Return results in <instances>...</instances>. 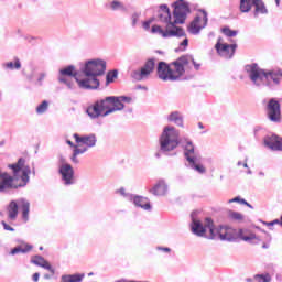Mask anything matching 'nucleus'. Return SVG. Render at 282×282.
Listing matches in <instances>:
<instances>
[{
    "label": "nucleus",
    "instance_id": "obj_1",
    "mask_svg": "<svg viewBox=\"0 0 282 282\" xmlns=\"http://www.w3.org/2000/svg\"><path fill=\"white\" fill-rule=\"evenodd\" d=\"M159 142L161 153H171V151H175L177 147H182L184 158L188 162L189 169L200 174L206 173V167L199 163V155L195 152V144L186 137L180 138V130L175 127L166 126L161 133Z\"/></svg>",
    "mask_w": 282,
    "mask_h": 282
},
{
    "label": "nucleus",
    "instance_id": "obj_2",
    "mask_svg": "<svg viewBox=\"0 0 282 282\" xmlns=\"http://www.w3.org/2000/svg\"><path fill=\"white\" fill-rule=\"evenodd\" d=\"M158 19L161 23H166V29L164 31L160 25H153L152 34H159L163 39H172L173 36L182 39V36H186L184 29L175 25L173 18H171V10H169V6H160Z\"/></svg>",
    "mask_w": 282,
    "mask_h": 282
},
{
    "label": "nucleus",
    "instance_id": "obj_3",
    "mask_svg": "<svg viewBox=\"0 0 282 282\" xmlns=\"http://www.w3.org/2000/svg\"><path fill=\"white\" fill-rule=\"evenodd\" d=\"M248 78L256 87L265 85L269 89H276L281 85L282 72H249Z\"/></svg>",
    "mask_w": 282,
    "mask_h": 282
},
{
    "label": "nucleus",
    "instance_id": "obj_4",
    "mask_svg": "<svg viewBox=\"0 0 282 282\" xmlns=\"http://www.w3.org/2000/svg\"><path fill=\"white\" fill-rule=\"evenodd\" d=\"M191 217V230L193 235H196V237H206V232L208 230V239H215V223L213 221V218L207 217L205 218V223H202V220L197 219V212H193Z\"/></svg>",
    "mask_w": 282,
    "mask_h": 282
},
{
    "label": "nucleus",
    "instance_id": "obj_5",
    "mask_svg": "<svg viewBox=\"0 0 282 282\" xmlns=\"http://www.w3.org/2000/svg\"><path fill=\"white\" fill-rule=\"evenodd\" d=\"M76 83L79 89H98L100 80L98 76H102V72H75Z\"/></svg>",
    "mask_w": 282,
    "mask_h": 282
},
{
    "label": "nucleus",
    "instance_id": "obj_6",
    "mask_svg": "<svg viewBox=\"0 0 282 282\" xmlns=\"http://www.w3.org/2000/svg\"><path fill=\"white\" fill-rule=\"evenodd\" d=\"M19 206L22 210V219H25L28 221L30 217V202L25 198H20L18 200H11L8 206V217L11 219V221L17 220V217L19 216Z\"/></svg>",
    "mask_w": 282,
    "mask_h": 282
},
{
    "label": "nucleus",
    "instance_id": "obj_7",
    "mask_svg": "<svg viewBox=\"0 0 282 282\" xmlns=\"http://www.w3.org/2000/svg\"><path fill=\"white\" fill-rule=\"evenodd\" d=\"M174 25H182L185 23L186 17L191 14V4L185 0H178L173 3Z\"/></svg>",
    "mask_w": 282,
    "mask_h": 282
},
{
    "label": "nucleus",
    "instance_id": "obj_8",
    "mask_svg": "<svg viewBox=\"0 0 282 282\" xmlns=\"http://www.w3.org/2000/svg\"><path fill=\"white\" fill-rule=\"evenodd\" d=\"M79 72H107V61L97 57L78 63Z\"/></svg>",
    "mask_w": 282,
    "mask_h": 282
},
{
    "label": "nucleus",
    "instance_id": "obj_9",
    "mask_svg": "<svg viewBox=\"0 0 282 282\" xmlns=\"http://www.w3.org/2000/svg\"><path fill=\"white\" fill-rule=\"evenodd\" d=\"M199 14L194 18L188 26L189 34L197 35L208 25V12L204 9L198 10Z\"/></svg>",
    "mask_w": 282,
    "mask_h": 282
},
{
    "label": "nucleus",
    "instance_id": "obj_10",
    "mask_svg": "<svg viewBox=\"0 0 282 282\" xmlns=\"http://www.w3.org/2000/svg\"><path fill=\"white\" fill-rule=\"evenodd\" d=\"M158 78L161 80H191L195 78L189 72H159Z\"/></svg>",
    "mask_w": 282,
    "mask_h": 282
},
{
    "label": "nucleus",
    "instance_id": "obj_11",
    "mask_svg": "<svg viewBox=\"0 0 282 282\" xmlns=\"http://www.w3.org/2000/svg\"><path fill=\"white\" fill-rule=\"evenodd\" d=\"M73 138L79 147H85L86 149H94L96 144H98V137H96L95 133H89V134H78L74 133Z\"/></svg>",
    "mask_w": 282,
    "mask_h": 282
},
{
    "label": "nucleus",
    "instance_id": "obj_12",
    "mask_svg": "<svg viewBox=\"0 0 282 282\" xmlns=\"http://www.w3.org/2000/svg\"><path fill=\"white\" fill-rule=\"evenodd\" d=\"M215 48L219 56L230 59L232 58V56H235V50H237V44H226L221 42V37H219L215 45Z\"/></svg>",
    "mask_w": 282,
    "mask_h": 282
},
{
    "label": "nucleus",
    "instance_id": "obj_13",
    "mask_svg": "<svg viewBox=\"0 0 282 282\" xmlns=\"http://www.w3.org/2000/svg\"><path fill=\"white\" fill-rule=\"evenodd\" d=\"M58 173L62 176L64 186H74V184H76L74 167H72V164L59 165Z\"/></svg>",
    "mask_w": 282,
    "mask_h": 282
},
{
    "label": "nucleus",
    "instance_id": "obj_14",
    "mask_svg": "<svg viewBox=\"0 0 282 282\" xmlns=\"http://www.w3.org/2000/svg\"><path fill=\"white\" fill-rule=\"evenodd\" d=\"M77 76L78 74H76V72H59L57 80L61 83V85H65L67 89L74 91V89H76Z\"/></svg>",
    "mask_w": 282,
    "mask_h": 282
},
{
    "label": "nucleus",
    "instance_id": "obj_15",
    "mask_svg": "<svg viewBox=\"0 0 282 282\" xmlns=\"http://www.w3.org/2000/svg\"><path fill=\"white\" fill-rule=\"evenodd\" d=\"M236 231L237 229L220 225L215 227V237L218 235L220 241H237Z\"/></svg>",
    "mask_w": 282,
    "mask_h": 282
},
{
    "label": "nucleus",
    "instance_id": "obj_16",
    "mask_svg": "<svg viewBox=\"0 0 282 282\" xmlns=\"http://www.w3.org/2000/svg\"><path fill=\"white\" fill-rule=\"evenodd\" d=\"M268 116L271 122L281 121V104L274 98L268 102Z\"/></svg>",
    "mask_w": 282,
    "mask_h": 282
},
{
    "label": "nucleus",
    "instance_id": "obj_17",
    "mask_svg": "<svg viewBox=\"0 0 282 282\" xmlns=\"http://www.w3.org/2000/svg\"><path fill=\"white\" fill-rule=\"evenodd\" d=\"M189 63L194 65V69H196V72H199L202 64H197L193 56H182L175 62H173L171 65L175 67L176 72H184V67H186V65H189Z\"/></svg>",
    "mask_w": 282,
    "mask_h": 282
},
{
    "label": "nucleus",
    "instance_id": "obj_18",
    "mask_svg": "<svg viewBox=\"0 0 282 282\" xmlns=\"http://www.w3.org/2000/svg\"><path fill=\"white\" fill-rule=\"evenodd\" d=\"M263 144L264 147H267V149H270L271 151H280L282 138L274 133L267 134L263 139Z\"/></svg>",
    "mask_w": 282,
    "mask_h": 282
},
{
    "label": "nucleus",
    "instance_id": "obj_19",
    "mask_svg": "<svg viewBox=\"0 0 282 282\" xmlns=\"http://www.w3.org/2000/svg\"><path fill=\"white\" fill-rule=\"evenodd\" d=\"M150 193L155 197H164L169 194V184H166V181L164 178H161L150 189Z\"/></svg>",
    "mask_w": 282,
    "mask_h": 282
},
{
    "label": "nucleus",
    "instance_id": "obj_20",
    "mask_svg": "<svg viewBox=\"0 0 282 282\" xmlns=\"http://www.w3.org/2000/svg\"><path fill=\"white\" fill-rule=\"evenodd\" d=\"M86 113L87 116H89V118H91L93 120H96V118H102V116H105V112H102L100 105L98 104V101H96L94 105L88 106L86 109Z\"/></svg>",
    "mask_w": 282,
    "mask_h": 282
},
{
    "label": "nucleus",
    "instance_id": "obj_21",
    "mask_svg": "<svg viewBox=\"0 0 282 282\" xmlns=\"http://www.w3.org/2000/svg\"><path fill=\"white\" fill-rule=\"evenodd\" d=\"M111 102V108L104 112L102 118H107V116H109L110 113H113L115 111H122V109H124V104H122L120 97L113 96Z\"/></svg>",
    "mask_w": 282,
    "mask_h": 282
},
{
    "label": "nucleus",
    "instance_id": "obj_22",
    "mask_svg": "<svg viewBox=\"0 0 282 282\" xmlns=\"http://www.w3.org/2000/svg\"><path fill=\"white\" fill-rule=\"evenodd\" d=\"M236 239H242V241L250 243L257 239V235L250 232L248 229H236Z\"/></svg>",
    "mask_w": 282,
    "mask_h": 282
},
{
    "label": "nucleus",
    "instance_id": "obj_23",
    "mask_svg": "<svg viewBox=\"0 0 282 282\" xmlns=\"http://www.w3.org/2000/svg\"><path fill=\"white\" fill-rule=\"evenodd\" d=\"M25 76L30 83H34L35 85H42L45 79V73L29 72L25 73Z\"/></svg>",
    "mask_w": 282,
    "mask_h": 282
},
{
    "label": "nucleus",
    "instance_id": "obj_24",
    "mask_svg": "<svg viewBox=\"0 0 282 282\" xmlns=\"http://www.w3.org/2000/svg\"><path fill=\"white\" fill-rule=\"evenodd\" d=\"M32 250V245L25 243L21 241V245L11 249L10 254L14 257V254H28Z\"/></svg>",
    "mask_w": 282,
    "mask_h": 282
},
{
    "label": "nucleus",
    "instance_id": "obj_25",
    "mask_svg": "<svg viewBox=\"0 0 282 282\" xmlns=\"http://www.w3.org/2000/svg\"><path fill=\"white\" fill-rule=\"evenodd\" d=\"M134 206L142 208L143 210H151V203L149 202V198L144 196H135L133 200Z\"/></svg>",
    "mask_w": 282,
    "mask_h": 282
},
{
    "label": "nucleus",
    "instance_id": "obj_26",
    "mask_svg": "<svg viewBox=\"0 0 282 282\" xmlns=\"http://www.w3.org/2000/svg\"><path fill=\"white\" fill-rule=\"evenodd\" d=\"M167 122H173L176 127H184V117L180 111H173L167 116Z\"/></svg>",
    "mask_w": 282,
    "mask_h": 282
},
{
    "label": "nucleus",
    "instance_id": "obj_27",
    "mask_svg": "<svg viewBox=\"0 0 282 282\" xmlns=\"http://www.w3.org/2000/svg\"><path fill=\"white\" fill-rule=\"evenodd\" d=\"M130 77L134 83L149 80L151 78V72H131Z\"/></svg>",
    "mask_w": 282,
    "mask_h": 282
},
{
    "label": "nucleus",
    "instance_id": "obj_28",
    "mask_svg": "<svg viewBox=\"0 0 282 282\" xmlns=\"http://www.w3.org/2000/svg\"><path fill=\"white\" fill-rule=\"evenodd\" d=\"M85 273L65 274L61 276V282H83Z\"/></svg>",
    "mask_w": 282,
    "mask_h": 282
},
{
    "label": "nucleus",
    "instance_id": "obj_29",
    "mask_svg": "<svg viewBox=\"0 0 282 282\" xmlns=\"http://www.w3.org/2000/svg\"><path fill=\"white\" fill-rule=\"evenodd\" d=\"M253 6H254V12H253L254 17H259V14H268V7H265V2H263V0H256V2H253Z\"/></svg>",
    "mask_w": 282,
    "mask_h": 282
},
{
    "label": "nucleus",
    "instance_id": "obj_30",
    "mask_svg": "<svg viewBox=\"0 0 282 282\" xmlns=\"http://www.w3.org/2000/svg\"><path fill=\"white\" fill-rule=\"evenodd\" d=\"M112 100H113V96L97 100L102 113H105V111H109V109H111Z\"/></svg>",
    "mask_w": 282,
    "mask_h": 282
},
{
    "label": "nucleus",
    "instance_id": "obj_31",
    "mask_svg": "<svg viewBox=\"0 0 282 282\" xmlns=\"http://www.w3.org/2000/svg\"><path fill=\"white\" fill-rule=\"evenodd\" d=\"M110 10H112V12H127V7L124 3L120 2V0H112L110 2Z\"/></svg>",
    "mask_w": 282,
    "mask_h": 282
},
{
    "label": "nucleus",
    "instance_id": "obj_32",
    "mask_svg": "<svg viewBox=\"0 0 282 282\" xmlns=\"http://www.w3.org/2000/svg\"><path fill=\"white\" fill-rule=\"evenodd\" d=\"M257 0H240V12L247 13L252 10V6Z\"/></svg>",
    "mask_w": 282,
    "mask_h": 282
},
{
    "label": "nucleus",
    "instance_id": "obj_33",
    "mask_svg": "<svg viewBox=\"0 0 282 282\" xmlns=\"http://www.w3.org/2000/svg\"><path fill=\"white\" fill-rule=\"evenodd\" d=\"M2 67H3V69L19 70V69H21V61L19 58H14V62L3 63Z\"/></svg>",
    "mask_w": 282,
    "mask_h": 282
},
{
    "label": "nucleus",
    "instance_id": "obj_34",
    "mask_svg": "<svg viewBox=\"0 0 282 282\" xmlns=\"http://www.w3.org/2000/svg\"><path fill=\"white\" fill-rule=\"evenodd\" d=\"M254 282H272V275L270 273H258L253 275Z\"/></svg>",
    "mask_w": 282,
    "mask_h": 282
},
{
    "label": "nucleus",
    "instance_id": "obj_35",
    "mask_svg": "<svg viewBox=\"0 0 282 282\" xmlns=\"http://www.w3.org/2000/svg\"><path fill=\"white\" fill-rule=\"evenodd\" d=\"M155 69V59L150 58L145 62L144 66L140 69V72H153Z\"/></svg>",
    "mask_w": 282,
    "mask_h": 282
},
{
    "label": "nucleus",
    "instance_id": "obj_36",
    "mask_svg": "<svg viewBox=\"0 0 282 282\" xmlns=\"http://www.w3.org/2000/svg\"><path fill=\"white\" fill-rule=\"evenodd\" d=\"M140 17H142V13L138 11H134L130 15V22L132 28H138V24L140 23Z\"/></svg>",
    "mask_w": 282,
    "mask_h": 282
},
{
    "label": "nucleus",
    "instance_id": "obj_37",
    "mask_svg": "<svg viewBox=\"0 0 282 282\" xmlns=\"http://www.w3.org/2000/svg\"><path fill=\"white\" fill-rule=\"evenodd\" d=\"M50 108V102L47 100L42 101L37 107H36V113L39 116H42V113H45L47 109Z\"/></svg>",
    "mask_w": 282,
    "mask_h": 282
},
{
    "label": "nucleus",
    "instance_id": "obj_38",
    "mask_svg": "<svg viewBox=\"0 0 282 282\" xmlns=\"http://www.w3.org/2000/svg\"><path fill=\"white\" fill-rule=\"evenodd\" d=\"M116 79H118V72H108L106 75V85H111Z\"/></svg>",
    "mask_w": 282,
    "mask_h": 282
},
{
    "label": "nucleus",
    "instance_id": "obj_39",
    "mask_svg": "<svg viewBox=\"0 0 282 282\" xmlns=\"http://www.w3.org/2000/svg\"><path fill=\"white\" fill-rule=\"evenodd\" d=\"M245 72H265V69H261L259 64L252 63L245 66Z\"/></svg>",
    "mask_w": 282,
    "mask_h": 282
},
{
    "label": "nucleus",
    "instance_id": "obj_40",
    "mask_svg": "<svg viewBox=\"0 0 282 282\" xmlns=\"http://www.w3.org/2000/svg\"><path fill=\"white\" fill-rule=\"evenodd\" d=\"M230 219H234L235 221H242L243 215L239 212L229 210L228 213Z\"/></svg>",
    "mask_w": 282,
    "mask_h": 282
},
{
    "label": "nucleus",
    "instance_id": "obj_41",
    "mask_svg": "<svg viewBox=\"0 0 282 282\" xmlns=\"http://www.w3.org/2000/svg\"><path fill=\"white\" fill-rule=\"evenodd\" d=\"M221 32L223 34H225V36H228L229 39L237 36V31H234L228 26L223 28Z\"/></svg>",
    "mask_w": 282,
    "mask_h": 282
},
{
    "label": "nucleus",
    "instance_id": "obj_42",
    "mask_svg": "<svg viewBox=\"0 0 282 282\" xmlns=\"http://www.w3.org/2000/svg\"><path fill=\"white\" fill-rule=\"evenodd\" d=\"M156 72H173V69H171V66L166 62H160Z\"/></svg>",
    "mask_w": 282,
    "mask_h": 282
},
{
    "label": "nucleus",
    "instance_id": "obj_43",
    "mask_svg": "<svg viewBox=\"0 0 282 282\" xmlns=\"http://www.w3.org/2000/svg\"><path fill=\"white\" fill-rule=\"evenodd\" d=\"M31 263L41 268V264L45 263V258H43V256H35L31 259Z\"/></svg>",
    "mask_w": 282,
    "mask_h": 282
},
{
    "label": "nucleus",
    "instance_id": "obj_44",
    "mask_svg": "<svg viewBox=\"0 0 282 282\" xmlns=\"http://www.w3.org/2000/svg\"><path fill=\"white\" fill-rule=\"evenodd\" d=\"M89 150L84 145V148H78V145H75L73 153L75 155H83V153H87Z\"/></svg>",
    "mask_w": 282,
    "mask_h": 282
},
{
    "label": "nucleus",
    "instance_id": "obj_45",
    "mask_svg": "<svg viewBox=\"0 0 282 282\" xmlns=\"http://www.w3.org/2000/svg\"><path fill=\"white\" fill-rule=\"evenodd\" d=\"M186 47H188V40L185 37L181 43L176 52H185Z\"/></svg>",
    "mask_w": 282,
    "mask_h": 282
},
{
    "label": "nucleus",
    "instance_id": "obj_46",
    "mask_svg": "<svg viewBox=\"0 0 282 282\" xmlns=\"http://www.w3.org/2000/svg\"><path fill=\"white\" fill-rule=\"evenodd\" d=\"M40 268H44V270H48L50 273L54 274V268H52V264L47 260H44Z\"/></svg>",
    "mask_w": 282,
    "mask_h": 282
},
{
    "label": "nucleus",
    "instance_id": "obj_47",
    "mask_svg": "<svg viewBox=\"0 0 282 282\" xmlns=\"http://www.w3.org/2000/svg\"><path fill=\"white\" fill-rule=\"evenodd\" d=\"M135 196L137 195H133L131 193H126V195L123 197H124V199H127V202H134L135 200Z\"/></svg>",
    "mask_w": 282,
    "mask_h": 282
},
{
    "label": "nucleus",
    "instance_id": "obj_48",
    "mask_svg": "<svg viewBox=\"0 0 282 282\" xmlns=\"http://www.w3.org/2000/svg\"><path fill=\"white\" fill-rule=\"evenodd\" d=\"M1 225L3 226V228H4L6 230H9V232H14V228L11 227L10 225H8V224L6 223V220H2V221H1Z\"/></svg>",
    "mask_w": 282,
    "mask_h": 282
},
{
    "label": "nucleus",
    "instance_id": "obj_49",
    "mask_svg": "<svg viewBox=\"0 0 282 282\" xmlns=\"http://www.w3.org/2000/svg\"><path fill=\"white\" fill-rule=\"evenodd\" d=\"M59 72H76V66L68 65L65 68L59 69Z\"/></svg>",
    "mask_w": 282,
    "mask_h": 282
},
{
    "label": "nucleus",
    "instance_id": "obj_50",
    "mask_svg": "<svg viewBox=\"0 0 282 282\" xmlns=\"http://www.w3.org/2000/svg\"><path fill=\"white\" fill-rule=\"evenodd\" d=\"M153 23V20H148V21H144L143 23H142V25H143V29H145V30H150L151 29V24Z\"/></svg>",
    "mask_w": 282,
    "mask_h": 282
},
{
    "label": "nucleus",
    "instance_id": "obj_51",
    "mask_svg": "<svg viewBox=\"0 0 282 282\" xmlns=\"http://www.w3.org/2000/svg\"><path fill=\"white\" fill-rule=\"evenodd\" d=\"M119 99H121V102H127L128 105L133 100L131 97L127 96H120Z\"/></svg>",
    "mask_w": 282,
    "mask_h": 282
},
{
    "label": "nucleus",
    "instance_id": "obj_52",
    "mask_svg": "<svg viewBox=\"0 0 282 282\" xmlns=\"http://www.w3.org/2000/svg\"><path fill=\"white\" fill-rule=\"evenodd\" d=\"M70 160L74 164H78V154H76V152H73Z\"/></svg>",
    "mask_w": 282,
    "mask_h": 282
},
{
    "label": "nucleus",
    "instance_id": "obj_53",
    "mask_svg": "<svg viewBox=\"0 0 282 282\" xmlns=\"http://www.w3.org/2000/svg\"><path fill=\"white\" fill-rule=\"evenodd\" d=\"M156 250H160L161 252H171V248L169 247H156Z\"/></svg>",
    "mask_w": 282,
    "mask_h": 282
},
{
    "label": "nucleus",
    "instance_id": "obj_54",
    "mask_svg": "<svg viewBox=\"0 0 282 282\" xmlns=\"http://www.w3.org/2000/svg\"><path fill=\"white\" fill-rule=\"evenodd\" d=\"M228 202H229V204H232V203H237V204H240V202H241V198H240L239 196H236L235 198H232V199H229Z\"/></svg>",
    "mask_w": 282,
    "mask_h": 282
},
{
    "label": "nucleus",
    "instance_id": "obj_55",
    "mask_svg": "<svg viewBox=\"0 0 282 282\" xmlns=\"http://www.w3.org/2000/svg\"><path fill=\"white\" fill-rule=\"evenodd\" d=\"M117 193L119 195H121L122 197H124L126 193H127V189H124V187H120L119 189H117Z\"/></svg>",
    "mask_w": 282,
    "mask_h": 282
},
{
    "label": "nucleus",
    "instance_id": "obj_56",
    "mask_svg": "<svg viewBox=\"0 0 282 282\" xmlns=\"http://www.w3.org/2000/svg\"><path fill=\"white\" fill-rule=\"evenodd\" d=\"M41 278V274L40 273H34L32 279L34 282H39V279Z\"/></svg>",
    "mask_w": 282,
    "mask_h": 282
},
{
    "label": "nucleus",
    "instance_id": "obj_57",
    "mask_svg": "<svg viewBox=\"0 0 282 282\" xmlns=\"http://www.w3.org/2000/svg\"><path fill=\"white\" fill-rule=\"evenodd\" d=\"M59 163H61V166H63L64 164H69L67 163L64 156H59Z\"/></svg>",
    "mask_w": 282,
    "mask_h": 282
},
{
    "label": "nucleus",
    "instance_id": "obj_58",
    "mask_svg": "<svg viewBox=\"0 0 282 282\" xmlns=\"http://www.w3.org/2000/svg\"><path fill=\"white\" fill-rule=\"evenodd\" d=\"M66 144H68V147H72L73 149L76 148V144H74V142H72V140H66Z\"/></svg>",
    "mask_w": 282,
    "mask_h": 282
},
{
    "label": "nucleus",
    "instance_id": "obj_59",
    "mask_svg": "<svg viewBox=\"0 0 282 282\" xmlns=\"http://www.w3.org/2000/svg\"><path fill=\"white\" fill-rule=\"evenodd\" d=\"M240 204H242L243 206H246V204H248L247 199L240 198Z\"/></svg>",
    "mask_w": 282,
    "mask_h": 282
},
{
    "label": "nucleus",
    "instance_id": "obj_60",
    "mask_svg": "<svg viewBox=\"0 0 282 282\" xmlns=\"http://www.w3.org/2000/svg\"><path fill=\"white\" fill-rule=\"evenodd\" d=\"M137 89H144V91H147L148 88H147L145 86L138 85V86H137Z\"/></svg>",
    "mask_w": 282,
    "mask_h": 282
},
{
    "label": "nucleus",
    "instance_id": "obj_61",
    "mask_svg": "<svg viewBox=\"0 0 282 282\" xmlns=\"http://www.w3.org/2000/svg\"><path fill=\"white\" fill-rule=\"evenodd\" d=\"M154 156L158 158V160H160V158H162V153L156 152V153L154 154Z\"/></svg>",
    "mask_w": 282,
    "mask_h": 282
},
{
    "label": "nucleus",
    "instance_id": "obj_62",
    "mask_svg": "<svg viewBox=\"0 0 282 282\" xmlns=\"http://www.w3.org/2000/svg\"><path fill=\"white\" fill-rule=\"evenodd\" d=\"M245 281L246 282H254V278L253 279L252 278H247Z\"/></svg>",
    "mask_w": 282,
    "mask_h": 282
},
{
    "label": "nucleus",
    "instance_id": "obj_63",
    "mask_svg": "<svg viewBox=\"0 0 282 282\" xmlns=\"http://www.w3.org/2000/svg\"><path fill=\"white\" fill-rule=\"evenodd\" d=\"M262 248H263L264 250H268V248H270V246H269L268 243H263V245H262Z\"/></svg>",
    "mask_w": 282,
    "mask_h": 282
},
{
    "label": "nucleus",
    "instance_id": "obj_64",
    "mask_svg": "<svg viewBox=\"0 0 282 282\" xmlns=\"http://www.w3.org/2000/svg\"><path fill=\"white\" fill-rule=\"evenodd\" d=\"M273 224H274V225H275V224H280V226H281V220L275 219V220H273Z\"/></svg>",
    "mask_w": 282,
    "mask_h": 282
}]
</instances>
